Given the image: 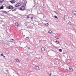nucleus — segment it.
<instances>
[{"instance_id":"f257e3e1","label":"nucleus","mask_w":76,"mask_h":76,"mask_svg":"<svg viewBox=\"0 0 76 76\" xmlns=\"http://www.w3.org/2000/svg\"><path fill=\"white\" fill-rule=\"evenodd\" d=\"M6 9H14V7H13V6L10 5L8 7H6Z\"/></svg>"},{"instance_id":"f03ea898","label":"nucleus","mask_w":76,"mask_h":76,"mask_svg":"<svg viewBox=\"0 0 76 76\" xmlns=\"http://www.w3.org/2000/svg\"><path fill=\"white\" fill-rule=\"evenodd\" d=\"M20 10H21V11H23V10H26V8H25V6L21 7L20 8Z\"/></svg>"},{"instance_id":"7ed1b4c3","label":"nucleus","mask_w":76,"mask_h":76,"mask_svg":"<svg viewBox=\"0 0 76 76\" xmlns=\"http://www.w3.org/2000/svg\"><path fill=\"white\" fill-rule=\"evenodd\" d=\"M35 69H36L37 70H39V67L38 66H35Z\"/></svg>"},{"instance_id":"20e7f679","label":"nucleus","mask_w":76,"mask_h":76,"mask_svg":"<svg viewBox=\"0 0 76 76\" xmlns=\"http://www.w3.org/2000/svg\"><path fill=\"white\" fill-rule=\"evenodd\" d=\"M69 71L70 72H73V69L72 67L69 66Z\"/></svg>"},{"instance_id":"39448f33","label":"nucleus","mask_w":76,"mask_h":76,"mask_svg":"<svg viewBox=\"0 0 76 76\" xmlns=\"http://www.w3.org/2000/svg\"><path fill=\"white\" fill-rule=\"evenodd\" d=\"M15 0H12L10 1V3H12V4H14V3H15Z\"/></svg>"},{"instance_id":"423d86ee","label":"nucleus","mask_w":76,"mask_h":76,"mask_svg":"<svg viewBox=\"0 0 76 76\" xmlns=\"http://www.w3.org/2000/svg\"><path fill=\"white\" fill-rule=\"evenodd\" d=\"M20 4L18 3L17 4L15 5V7H19V6H20Z\"/></svg>"},{"instance_id":"0eeeda50","label":"nucleus","mask_w":76,"mask_h":76,"mask_svg":"<svg viewBox=\"0 0 76 76\" xmlns=\"http://www.w3.org/2000/svg\"><path fill=\"white\" fill-rule=\"evenodd\" d=\"M15 25L16 26H17V27H19V24H18V22H16L15 23Z\"/></svg>"},{"instance_id":"6e6552de","label":"nucleus","mask_w":76,"mask_h":76,"mask_svg":"<svg viewBox=\"0 0 76 76\" xmlns=\"http://www.w3.org/2000/svg\"><path fill=\"white\" fill-rule=\"evenodd\" d=\"M45 48L43 47H42L41 48L42 51H45Z\"/></svg>"},{"instance_id":"1a4fd4ad","label":"nucleus","mask_w":76,"mask_h":76,"mask_svg":"<svg viewBox=\"0 0 76 76\" xmlns=\"http://www.w3.org/2000/svg\"><path fill=\"white\" fill-rule=\"evenodd\" d=\"M72 13L74 15H76V12L75 11H72Z\"/></svg>"},{"instance_id":"9d476101","label":"nucleus","mask_w":76,"mask_h":76,"mask_svg":"<svg viewBox=\"0 0 76 76\" xmlns=\"http://www.w3.org/2000/svg\"><path fill=\"white\" fill-rule=\"evenodd\" d=\"M48 33L49 34H53V32L51 30H50L48 31Z\"/></svg>"},{"instance_id":"9b49d317","label":"nucleus","mask_w":76,"mask_h":76,"mask_svg":"<svg viewBox=\"0 0 76 76\" xmlns=\"http://www.w3.org/2000/svg\"><path fill=\"white\" fill-rule=\"evenodd\" d=\"M64 17L65 18V19H67V16L66 15H64Z\"/></svg>"},{"instance_id":"f8f14e48","label":"nucleus","mask_w":76,"mask_h":76,"mask_svg":"<svg viewBox=\"0 0 76 76\" xmlns=\"http://www.w3.org/2000/svg\"><path fill=\"white\" fill-rule=\"evenodd\" d=\"M55 38H56V39H59L60 37H58V36H57L56 37H55Z\"/></svg>"},{"instance_id":"ddd939ff","label":"nucleus","mask_w":76,"mask_h":76,"mask_svg":"<svg viewBox=\"0 0 76 76\" xmlns=\"http://www.w3.org/2000/svg\"><path fill=\"white\" fill-rule=\"evenodd\" d=\"M25 16H26V19H29V18H30L29 15H25Z\"/></svg>"},{"instance_id":"4468645a","label":"nucleus","mask_w":76,"mask_h":76,"mask_svg":"<svg viewBox=\"0 0 76 76\" xmlns=\"http://www.w3.org/2000/svg\"><path fill=\"white\" fill-rule=\"evenodd\" d=\"M36 57V58H39V56L38 55H37Z\"/></svg>"},{"instance_id":"2eb2a0df","label":"nucleus","mask_w":76,"mask_h":76,"mask_svg":"<svg viewBox=\"0 0 76 76\" xmlns=\"http://www.w3.org/2000/svg\"><path fill=\"white\" fill-rule=\"evenodd\" d=\"M4 0H0V3H2L3 1H4Z\"/></svg>"},{"instance_id":"dca6fc26","label":"nucleus","mask_w":76,"mask_h":76,"mask_svg":"<svg viewBox=\"0 0 76 76\" xmlns=\"http://www.w3.org/2000/svg\"><path fill=\"white\" fill-rule=\"evenodd\" d=\"M45 25H46V26H48V25L49 26L50 25H49V24H48V23H45Z\"/></svg>"},{"instance_id":"f3484780","label":"nucleus","mask_w":76,"mask_h":76,"mask_svg":"<svg viewBox=\"0 0 76 76\" xmlns=\"http://www.w3.org/2000/svg\"><path fill=\"white\" fill-rule=\"evenodd\" d=\"M3 8H4V7L2 6L1 7H0V9H3Z\"/></svg>"},{"instance_id":"a211bd4d","label":"nucleus","mask_w":76,"mask_h":76,"mask_svg":"<svg viewBox=\"0 0 76 76\" xmlns=\"http://www.w3.org/2000/svg\"><path fill=\"white\" fill-rule=\"evenodd\" d=\"M16 61L18 63H20V61H19V59H17Z\"/></svg>"},{"instance_id":"6ab92c4d","label":"nucleus","mask_w":76,"mask_h":76,"mask_svg":"<svg viewBox=\"0 0 76 76\" xmlns=\"http://www.w3.org/2000/svg\"><path fill=\"white\" fill-rule=\"evenodd\" d=\"M25 39H26V40H28L29 39V37H27Z\"/></svg>"},{"instance_id":"aec40b11","label":"nucleus","mask_w":76,"mask_h":76,"mask_svg":"<svg viewBox=\"0 0 76 76\" xmlns=\"http://www.w3.org/2000/svg\"><path fill=\"white\" fill-rule=\"evenodd\" d=\"M56 44H58V43H59L60 42H59V41H56Z\"/></svg>"},{"instance_id":"412c9836","label":"nucleus","mask_w":76,"mask_h":76,"mask_svg":"<svg viewBox=\"0 0 76 76\" xmlns=\"http://www.w3.org/2000/svg\"><path fill=\"white\" fill-rule=\"evenodd\" d=\"M68 23H69V25H72V23H71V22H70V21Z\"/></svg>"},{"instance_id":"4be33fe9","label":"nucleus","mask_w":76,"mask_h":76,"mask_svg":"<svg viewBox=\"0 0 76 76\" xmlns=\"http://www.w3.org/2000/svg\"><path fill=\"white\" fill-rule=\"evenodd\" d=\"M54 17L55 18H56V19H58V18L57 17V16H56V15H55L54 16Z\"/></svg>"},{"instance_id":"5701e85b","label":"nucleus","mask_w":76,"mask_h":76,"mask_svg":"<svg viewBox=\"0 0 76 76\" xmlns=\"http://www.w3.org/2000/svg\"><path fill=\"white\" fill-rule=\"evenodd\" d=\"M59 51L61 52L62 51V50L61 49H59Z\"/></svg>"},{"instance_id":"b1692460","label":"nucleus","mask_w":76,"mask_h":76,"mask_svg":"<svg viewBox=\"0 0 76 76\" xmlns=\"http://www.w3.org/2000/svg\"><path fill=\"white\" fill-rule=\"evenodd\" d=\"M11 41L12 42H13V39H11Z\"/></svg>"},{"instance_id":"393cba45","label":"nucleus","mask_w":76,"mask_h":76,"mask_svg":"<svg viewBox=\"0 0 76 76\" xmlns=\"http://www.w3.org/2000/svg\"><path fill=\"white\" fill-rule=\"evenodd\" d=\"M3 12V13H7V12H6L5 11H4Z\"/></svg>"},{"instance_id":"a878e982","label":"nucleus","mask_w":76,"mask_h":76,"mask_svg":"<svg viewBox=\"0 0 76 76\" xmlns=\"http://www.w3.org/2000/svg\"><path fill=\"white\" fill-rule=\"evenodd\" d=\"M51 73H50L49 74V76H51Z\"/></svg>"},{"instance_id":"bb28decb","label":"nucleus","mask_w":76,"mask_h":76,"mask_svg":"<svg viewBox=\"0 0 76 76\" xmlns=\"http://www.w3.org/2000/svg\"><path fill=\"white\" fill-rule=\"evenodd\" d=\"M1 56H3V53L1 54Z\"/></svg>"},{"instance_id":"cd10ccee","label":"nucleus","mask_w":76,"mask_h":76,"mask_svg":"<svg viewBox=\"0 0 76 76\" xmlns=\"http://www.w3.org/2000/svg\"><path fill=\"white\" fill-rule=\"evenodd\" d=\"M37 5H35L34 7H37Z\"/></svg>"},{"instance_id":"c85d7f7f","label":"nucleus","mask_w":76,"mask_h":76,"mask_svg":"<svg viewBox=\"0 0 76 76\" xmlns=\"http://www.w3.org/2000/svg\"><path fill=\"white\" fill-rule=\"evenodd\" d=\"M31 20H32L34 19L33 18L31 17Z\"/></svg>"},{"instance_id":"c756f323","label":"nucleus","mask_w":76,"mask_h":76,"mask_svg":"<svg viewBox=\"0 0 76 76\" xmlns=\"http://www.w3.org/2000/svg\"><path fill=\"white\" fill-rule=\"evenodd\" d=\"M16 10L15 9V10H12V11H16Z\"/></svg>"},{"instance_id":"7c9ffc66","label":"nucleus","mask_w":76,"mask_h":76,"mask_svg":"<svg viewBox=\"0 0 76 76\" xmlns=\"http://www.w3.org/2000/svg\"><path fill=\"white\" fill-rule=\"evenodd\" d=\"M53 12H54V13H55L56 12V11H54Z\"/></svg>"},{"instance_id":"2f4dec72","label":"nucleus","mask_w":76,"mask_h":76,"mask_svg":"<svg viewBox=\"0 0 76 76\" xmlns=\"http://www.w3.org/2000/svg\"><path fill=\"white\" fill-rule=\"evenodd\" d=\"M28 49H30V47H28Z\"/></svg>"},{"instance_id":"473e14b6","label":"nucleus","mask_w":76,"mask_h":76,"mask_svg":"<svg viewBox=\"0 0 76 76\" xmlns=\"http://www.w3.org/2000/svg\"><path fill=\"white\" fill-rule=\"evenodd\" d=\"M6 72H8V70H6Z\"/></svg>"},{"instance_id":"72a5a7b5","label":"nucleus","mask_w":76,"mask_h":76,"mask_svg":"<svg viewBox=\"0 0 76 76\" xmlns=\"http://www.w3.org/2000/svg\"><path fill=\"white\" fill-rule=\"evenodd\" d=\"M56 15H57V12L56 13Z\"/></svg>"},{"instance_id":"f704fd0d","label":"nucleus","mask_w":76,"mask_h":76,"mask_svg":"<svg viewBox=\"0 0 76 76\" xmlns=\"http://www.w3.org/2000/svg\"><path fill=\"white\" fill-rule=\"evenodd\" d=\"M1 12H3V10H2L1 11Z\"/></svg>"},{"instance_id":"c9c22d12","label":"nucleus","mask_w":76,"mask_h":76,"mask_svg":"<svg viewBox=\"0 0 76 76\" xmlns=\"http://www.w3.org/2000/svg\"><path fill=\"white\" fill-rule=\"evenodd\" d=\"M63 54H65V53H64Z\"/></svg>"},{"instance_id":"e433bc0d","label":"nucleus","mask_w":76,"mask_h":76,"mask_svg":"<svg viewBox=\"0 0 76 76\" xmlns=\"http://www.w3.org/2000/svg\"><path fill=\"white\" fill-rule=\"evenodd\" d=\"M4 57H5V56H4Z\"/></svg>"},{"instance_id":"4c0bfd02","label":"nucleus","mask_w":76,"mask_h":76,"mask_svg":"<svg viewBox=\"0 0 76 76\" xmlns=\"http://www.w3.org/2000/svg\"><path fill=\"white\" fill-rule=\"evenodd\" d=\"M0 37H1V36H0Z\"/></svg>"},{"instance_id":"58836bf2","label":"nucleus","mask_w":76,"mask_h":76,"mask_svg":"<svg viewBox=\"0 0 76 76\" xmlns=\"http://www.w3.org/2000/svg\"><path fill=\"white\" fill-rule=\"evenodd\" d=\"M75 65H76V64H75Z\"/></svg>"}]
</instances>
